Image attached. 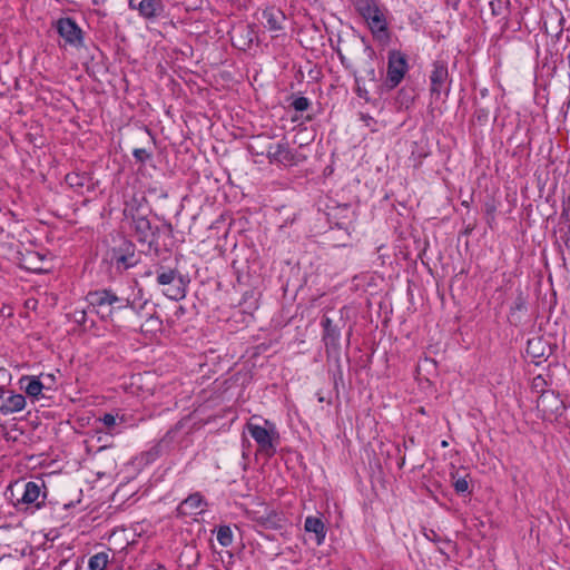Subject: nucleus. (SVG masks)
<instances>
[{
    "mask_svg": "<svg viewBox=\"0 0 570 570\" xmlns=\"http://www.w3.org/2000/svg\"><path fill=\"white\" fill-rule=\"evenodd\" d=\"M26 406V397L22 394H11L8 397L0 400V413L8 415L11 413L20 412Z\"/></svg>",
    "mask_w": 570,
    "mask_h": 570,
    "instance_id": "23",
    "label": "nucleus"
},
{
    "mask_svg": "<svg viewBox=\"0 0 570 570\" xmlns=\"http://www.w3.org/2000/svg\"><path fill=\"white\" fill-rule=\"evenodd\" d=\"M217 541L223 547H229L233 543V531L229 525L222 524L216 530Z\"/></svg>",
    "mask_w": 570,
    "mask_h": 570,
    "instance_id": "32",
    "label": "nucleus"
},
{
    "mask_svg": "<svg viewBox=\"0 0 570 570\" xmlns=\"http://www.w3.org/2000/svg\"><path fill=\"white\" fill-rule=\"evenodd\" d=\"M451 78L449 75L448 62L438 59L432 63L430 73V94L435 100L441 99L442 95L448 97L451 90Z\"/></svg>",
    "mask_w": 570,
    "mask_h": 570,
    "instance_id": "9",
    "label": "nucleus"
},
{
    "mask_svg": "<svg viewBox=\"0 0 570 570\" xmlns=\"http://www.w3.org/2000/svg\"><path fill=\"white\" fill-rule=\"evenodd\" d=\"M313 118L311 116L306 117V120L311 121Z\"/></svg>",
    "mask_w": 570,
    "mask_h": 570,
    "instance_id": "51",
    "label": "nucleus"
},
{
    "mask_svg": "<svg viewBox=\"0 0 570 570\" xmlns=\"http://www.w3.org/2000/svg\"><path fill=\"white\" fill-rule=\"evenodd\" d=\"M156 282L164 286L163 294L173 299L180 301L186 296V282L184 276L176 269L165 266L156 268Z\"/></svg>",
    "mask_w": 570,
    "mask_h": 570,
    "instance_id": "4",
    "label": "nucleus"
},
{
    "mask_svg": "<svg viewBox=\"0 0 570 570\" xmlns=\"http://www.w3.org/2000/svg\"><path fill=\"white\" fill-rule=\"evenodd\" d=\"M140 331L150 335L160 333L163 331V320L154 313L140 325Z\"/></svg>",
    "mask_w": 570,
    "mask_h": 570,
    "instance_id": "28",
    "label": "nucleus"
},
{
    "mask_svg": "<svg viewBox=\"0 0 570 570\" xmlns=\"http://www.w3.org/2000/svg\"><path fill=\"white\" fill-rule=\"evenodd\" d=\"M146 570H167L163 564L154 563L146 568Z\"/></svg>",
    "mask_w": 570,
    "mask_h": 570,
    "instance_id": "43",
    "label": "nucleus"
},
{
    "mask_svg": "<svg viewBox=\"0 0 570 570\" xmlns=\"http://www.w3.org/2000/svg\"><path fill=\"white\" fill-rule=\"evenodd\" d=\"M97 421L104 424L105 431L107 433L114 434L120 432L119 430H117V426L122 424L125 422V419L124 416H119L118 414L105 413Z\"/></svg>",
    "mask_w": 570,
    "mask_h": 570,
    "instance_id": "27",
    "label": "nucleus"
},
{
    "mask_svg": "<svg viewBox=\"0 0 570 570\" xmlns=\"http://www.w3.org/2000/svg\"><path fill=\"white\" fill-rule=\"evenodd\" d=\"M45 257V255H41L38 252L27 250L24 254H22L20 264L27 271L41 273L43 272Z\"/></svg>",
    "mask_w": 570,
    "mask_h": 570,
    "instance_id": "24",
    "label": "nucleus"
},
{
    "mask_svg": "<svg viewBox=\"0 0 570 570\" xmlns=\"http://www.w3.org/2000/svg\"><path fill=\"white\" fill-rule=\"evenodd\" d=\"M21 382H27L24 392L32 397H38L43 389L42 382L36 376H26L21 379Z\"/></svg>",
    "mask_w": 570,
    "mask_h": 570,
    "instance_id": "29",
    "label": "nucleus"
},
{
    "mask_svg": "<svg viewBox=\"0 0 570 570\" xmlns=\"http://www.w3.org/2000/svg\"><path fill=\"white\" fill-rule=\"evenodd\" d=\"M491 13L500 17L504 21V26L509 22L511 1L510 0H492L489 3Z\"/></svg>",
    "mask_w": 570,
    "mask_h": 570,
    "instance_id": "26",
    "label": "nucleus"
},
{
    "mask_svg": "<svg viewBox=\"0 0 570 570\" xmlns=\"http://www.w3.org/2000/svg\"><path fill=\"white\" fill-rule=\"evenodd\" d=\"M43 488V480L28 481L24 483L23 493L21 498L18 499V503L26 504V509H40L45 504V499L47 497L46 491H42Z\"/></svg>",
    "mask_w": 570,
    "mask_h": 570,
    "instance_id": "14",
    "label": "nucleus"
},
{
    "mask_svg": "<svg viewBox=\"0 0 570 570\" xmlns=\"http://www.w3.org/2000/svg\"><path fill=\"white\" fill-rule=\"evenodd\" d=\"M490 111L488 108L478 107L474 111V118L479 124H484L489 119Z\"/></svg>",
    "mask_w": 570,
    "mask_h": 570,
    "instance_id": "38",
    "label": "nucleus"
},
{
    "mask_svg": "<svg viewBox=\"0 0 570 570\" xmlns=\"http://www.w3.org/2000/svg\"><path fill=\"white\" fill-rule=\"evenodd\" d=\"M127 210H129L137 240L141 244H147L149 249H154L155 253H158L159 243L156 238L155 227L151 226L145 215L139 213L138 208H129L126 209L125 213H127Z\"/></svg>",
    "mask_w": 570,
    "mask_h": 570,
    "instance_id": "8",
    "label": "nucleus"
},
{
    "mask_svg": "<svg viewBox=\"0 0 570 570\" xmlns=\"http://www.w3.org/2000/svg\"><path fill=\"white\" fill-rule=\"evenodd\" d=\"M11 374L8 370L0 367V392H4L6 386L10 383Z\"/></svg>",
    "mask_w": 570,
    "mask_h": 570,
    "instance_id": "40",
    "label": "nucleus"
},
{
    "mask_svg": "<svg viewBox=\"0 0 570 570\" xmlns=\"http://www.w3.org/2000/svg\"><path fill=\"white\" fill-rule=\"evenodd\" d=\"M466 476H460L456 478L455 475H452L453 478V488L458 494H469V482L466 480Z\"/></svg>",
    "mask_w": 570,
    "mask_h": 570,
    "instance_id": "35",
    "label": "nucleus"
},
{
    "mask_svg": "<svg viewBox=\"0 0 570 570\" xmlns=\"http://www.w3.org/2000/svg\"><path fill=\"white\" fill-rule=\"evenodd\" d=\"M355 9L365 20L371 33L380 45L391 42V31L387 19L377 0H355Z\"/></svg>",
    "mask_w": 570,
    "mask_h": 570,
    "instance_id": "3",
    "label": "nucleus"
},
{
    "mask_svg": "<svg viewBox=\"0 0 570 570\" xmlns=\"http://www.w3.org/2000/svg\"><path fill=\"white\" fill-rule=\"evenodd\" d=\"M527 352L533 358L542 357L544 355V343L540 338L529 340Z\"/></svg>",
    "mask_w": 570,
    "mask_h": 570,
    "instance_id": "33",
    "label": "nucleus"
},
{
    "mask_svg": "<svg viewBox=\"0 0 570 570\" xmlns=\"http://www.w3.org/2000/svg\"><path fill=\"white\" fill-rule=\"evenodd\" d=\"M132 156L137 163L145 164L151 159L153 154L145 148H135L132 150Z\"/></svg>",
    "mask_w": 570,
    "mask_h": 570,
    "instance_id": "37",
    "label": "nucleus"
},
{
    "mask_svg": "<svg viewBox=\"0 0 570 570\" xmlns=\"http://www.w3.org/2000/svg\"><path fill=\"white\" fill-rule=\"evenodd\" d=\"M304 529L307 533H314L316 546L324 543L326 537V528L321 518L307 517L304 522Z\"/></svg>",
    "mask_w": 570,
    "mask_h": 570,
    "instance_id": "22",
    "label": "nucleus"
},
{
    "mask_svg": "<svg viewBox=\"0 0 570 570\" xmlns=\"http://www.w3.org/2000/svg\"><path fill=\"white\" fill-rule=\"evenodd\" d=\"M65 181L70 188H72L76 193H79V194H83L85 189L87 191L95 190V184L92 181V176H91V174L86 173V171L69 173L66 175Z\"/></svg>",
    "mask_w": 570,
    "mask_h": 570,
    "instance_id": "18",
    "label": "nucleus"
},
{
    "mask_svg": "<svg viewBox=\"0 0 570 570\" xmlns=\"http://www.w3.org/2000/svg\"><path fill=\"white\" fill-rule=\"evenodd\" d=\"M256 39L257 32L255 24H240L236 27L232 33L233 46L244 51L249 49Z\"/></svg>",
    "mask_w": 570,
    "mask_h": 570,
    "instance_id": "17",
    "label": "nucleus"
},
{
    "mask_svg": "<svg viewBox=\"0 0 570 570\" xmlns=\"http://www.w3.org/2000/svg\"><path fill=\"white\" fill-rule=\"evenodd\" d=\"M448 445V442L446 441H443L442 442V446H446Z\"/></svg>",
    "mask_w": 570,
    "mask_h": 570,
    "instance_id": "50",
    "label": "nucleus"
},
{
    "mask_svg": "<svg viewBox=\"0 0 570 570\" xmlns=\"http://www.w3.org/2000/svg\"><path fill=\"white\" fill-rule=\"evenodd\" d=\"M563 22H564V18L562 17V18L560 19V24H563Z\"/></svg>",
    "mask_w": 570,
    "mask_h": 570,
    "instance_id": "49",
    "label": "nucleus"
},
{
    "mask_svg": "<svg viewBox=\"0 0 570 570\" xmlns=\"http://www.w3.org/2000/svg\"><path fill=\"white\" fill-rule=\"evenodd\" d=\"M424 535L430 541H433V542L441 541L440 535L434 530H432V529H430L429 531H425Z\"/></svg>",
    "mask_w": 570,
    "mask_h": 570,
    "instance_id": "42",
    "label": "nucleus"
},
{
    "mask_svg": "<svg viewBox=\"0 0 570 570\" xmlns=\"http://www.w3.org/2000/svg\"><path fill=\"white\" fill-rule=\"evenodd\" d=\"M87 312L85 309H76L73 312V321L80 325L86 323Z\"/></svg>",
    "mask_w": 570,
    "mask_h": 570,
    "instance_id": "41",
    "label": "nucleus"
},
{
    "mask_svg": "<svg viewBox=\"0 0 570 570\" xmlns=\"http://www.w3.org/2000/svg\"><path fill=\"white\" fill-rule=\"evenodd\" d=\"M353 215H354V213L351 210V206L347 204H344V205H340L336 208H334L333 212L328 214V217H330V219L337 218L338 216L344 218L345 220L337 222L335 225L338 229H343L346 234H348V224H350Z\"/></svg>",
    "mask_w": 570,
    "mask_h": 570,
    "instance_id": "25",
    "label": "nucleus"
},
{
    "mask_svg": "<svg viewBox=\"0 0 570 570\" xmlns=\"http://www.w3.org/2000/svg\"><path fill=\"white\" fill-rule=\"evenodd\" d=\"M548 385V382L546 379L539 374L532 379L531 382V390L534 393H538L539 395H542L543 393H550V390H546Z\"/></svg>",
    "mask_w": 570,
    "mask_h": 570,
    "instance_id": "34",
    "label": "nucleus"
},
{
    "mask_svg": "<svg viewBox=\"0 0 570 570\" xmlns=\"http://www.w3.org/2000/svg\"><path fill=\"white\" fill-rule=\"evenodd\" d=\"M108 255L111 265L119 272L127 271L138 263L135 245L128 240H124L119 246L111 248Z\"/></svg>",
    "mask_w": 570,
    "mask_h": 570,
    "instance_id": "10",
    "label": "nucleus"
},
{
    "mask_svg": "<svg viewBox=\"0 0 570 570\" xmlns=\"http://www.w3.org/2000/svg\"><path fill=\"white\" fill-rule=\"evenodd\" d=\"M446 4L452 7L454 10H458L460 0H446Z\"/></svg>",
    "mask_w": 570,
    "mask_h": 570,
    "instance_id": "44",
    "label": "nucleus"
},
{
    "mask_svg": "<svg viewBox=\"0 0 570 570\" xmlns=\"http://www.w3.org/2000/svg\"><path fill=\"white\" fill-rule=\"evenodd\" d=\"M200 554L193 547H186L180 553L179 560L181 564L186 562V567L191 569L199 561Z\"/></svg>",
    "mask_w": 570,
    "mask_h": 570,
    "instance_id": "30",
    "label": "nucleus"
},
{
    "mask_svg": "<svg viewBox=\"0 0 570 570\" xmlns=\"http://www.w3.org/2000/svg\"><path fill=\"white\" fill-rule=\"evenodd\" d=\"M129 8L132 9V10H137V3L135 2V0H129Z\"/></svg>",
    "mask_w": 570,
    "mask_h": 570,
    "instance_id": "46",
    "label": "nucleus"
},
{
    "mask_svg": "<svg viewBox=\"0 0 570 570\" xmlns=\"http://www.w3.org/2000/svg\"><path fill=\"white\" fill-rule=\"evenodd\" d=\"M487 92H488V90H487V89L481 90V95H482V96H485V95H487Z\"/></svg>",
    "mask_w": 570,
    "mask_h": 570,
    "instance_id": "47",
    "label": "nucleus"
},
{
    "mask_svg": "<svg viewBox=\"0 0 570 570\" xmlns=\"http://www.w3.org/2000/svg\"><path fill=\"white\" fill-rule=\"evenodd\" d=\"M311 101L306 97H295L291 102V107H293L296 111H305L309 108Z\"/></svg>",
    "mask_w": 570,
    "mask_h": 570,
    "instance_id": "36",
    "label": "nucleus"
},
{
    "mask_svg": "<svg viewBox=\"0 0 570 570\" xmlns=\"http://www.w3.org/2000/svg\"><path fill=\"white\" fill-rule=\"evenodd\" d=\"M4 392H0V400H3Z\"/></svg>",
    "mask_w": 570,
    "mask_h": 570,
    "instance_id": "48",
    "label": "nucleus"
},
{
    "mask_svg": "<svg viewBox=\"0 0 570 570\" xmlns=\"http://www.w3.org/2000/svg\"><path fill=\"white\" fill-rule=\"evenodd\" d=\"M86 301L90 311L101 321L114 322L120 312L134 309V302L129 297L118 296L111 288L89 291Z\"/></svg>",
    "mask_w": 570,
    "mask_h": 570,
    "instance_id": "2",
    "label": "nucleus"
},
{
    "mask_svg": "<svg viewBox=\"0 0 570 570\" xmlns=\"http://www.w3.org/2000/svg\"><path fill=\"white\" fill-rule=\"evenodd\" d=\"M409 71L406 55L400 50H390L387 53V70L384 86L387 90L395 89Z\"/></svg>",
    "mask_w": 570,
    "mask_h": 570,
    "instance_id": "7",
    "label": "nucleus"
},
{
    "mask_svg": "<svg viewBox=\"0 0 570 570\" xmlns=\"http://www.w3.org/2000/svg\"><path fill=\"white\" fill-rule=\"evenodd\" d=\"M350 46H354L356 48L361 47L366 58L364 60L361 73H358V71L354 68L353 62L343 53L341 48L336 49L337 57L342 66L353 75L355 80V94L357 97L364 99L365 101H370L371 97L370 91L366 88V81L372 83L374 87H379L380 80L383 77V68L376 69V52L364 37L354 39V43H350Z\"/></svg>",
    "mask_w": 570,
    "mask_h": 570,
    "instance_id": "1",
    "label": "nucleus"
},
{
    "mask_svg": "<svg viewBox=\"0 0 570 570\" xmlns=\"http://www.w3.org/2000/svg\"><path fill=\"white\" fill-rule=\"evenodd\" d=\"M246 513L249 520L265 530H282L287 522L283 512L268 507L265 508L263 513L259 511H247Z\"/></svg>",
    "mask_w": 570,
    "mask_h": 570,
    "instance_id": "12",
    "label": "nucleus"
},
{
    "mask_svg": "<svg viewBox=\"0 0 570 570\" xmlns=\"http://www.w3.org/2000/svg\"><path fill=\"white\" fill-rule=\"evenodd\" d=\"M321 325L323 327V342L328 355H338L341 351V326L334 324L333 321L323 316Z\"/></svg>",
    "mask_w": 570,
    "mask_h": 570,
    "instance_id": "15",
    "label": "nucleus"
},
{
    "mask_svg": "<svg viewBox=\"0 0 570 570\" xmlns=\"http://www.w3.org/2000/svg\"><path fill=\"white\" fill-rule=\"evenodd\" d=\"M524 306L523 299L520 297L518 298V302L515 303V308L521 309Z\"/></svg>",
    "mask_w": 570,
    "mask_h": 570,
    "instance_id": "45",
    "label": "nucleus"
},
{
    "mask_svg": "<svg viewBox=\"0 0 570 570\" xmlns=\"http://www.w3.org/2000/svg\"><path fill=\"white\" fill-rule=\"evenodd\" d=\"M203 505H207L205 498L199 492L191 493L178 504L175 515L178 519L197 515L203 512Z\"/></svg>",
    "mask_w": 570,
    "mask_h": 570,
    "instance_id": "16",
    "label": "nucleus"
},
{
    "mask_svg": "<svg viewBox=\"0 0 570 570\" xmlns=\"http://www.w3.org/2000/svg\"><path fill=\"white\" fill-rule=\"evenodd\" d=\"M186 420L178 421L173 428H170L164 438L153 445L148 451L142 453V458L147 463L154 462L160 458L164 453L168 452L171 443L175 441L177 433L184 428Z\"/></svg>",
    "mask_w": 570,
    "mask_h": 570,
    "instance_id": "13",
    "label": "nucleus"
},
{
    "mask_svg": "<svg viewBox=\"0 0 570 570\" xmlns=\"http://www.w3.org/2000/svg\"><path fill=\"white\" fill-rule=\"evenodd\" d=\"M542 407L543 413L550 415H560L566 409L563 401L560 400L559 394L554 391L543 393L538 397V407Z\"/></svg>",
    "mask_w": 570,
    "mask_h": 570,
    "instance_id": "19",
    "label": "nucleus"
},
{
    "mask_svg": "<svg viewBox=\"0 0 570 570\" xmlns=\"http://www.w3.org/2000/svg\"><path fill=\"white\" fill-rule=\"evenodd\" d=\"M155 230H156V238L158 237V235L160 233H165L168 237L174 236V227L168 222H165L161 226H156Z\"/></svg>",
    "mask_w": 570,
    "mask_h": 570,
    "instance_id": "39",
    "label": "nucleus"
},
{
    "mask_svg": "<svg viewBox=\"0 0 570 570\" xmlns=\"http://www.w3.org/2000/svg\"><path fill=\"white\" fill-rule=\"evenodd\" d=\"M266 426L249 421L246 424V430L249 435L257 443L258 450L268 458H272L276 453V442L279 439V434L273 423L265 421Z\"/></svg>",
    "mask_w": 570,
    "mask_h": 570,
    "instance_id": "5",
    "label": "nucleus"
},
{
    "mask_svg": "<svg viewBox=\"0 0 570 570\" xmlns=\"http://www.w3.org/2000/svg\"><path fill=\"white\" fill-rule=\"evenodd\" d=\"M108 553L107 552H98L90 557L88 561V567L90 570H105L108 564Z\"/></svg>",
    "mask_w": 570,
    "mask_h": 570,
    "instance_id": "31",
    "label": "nucleus"
},
{
    "mask_svg": "<svg viewBox=\"0 0 570 570\" xmlns=\"http://www.w3.org/2000/svg\"><path fill=\"white\" fill-rule=\"evenodd\" d=\"M56 30L65 42L73 48H81L85 46V33L77 24L75 19L70 17H62L56 21Z\"/></svg>",
    "mask_w": 570,
    "mask_h": 570,
    "instance_id": "11",
    "label": "nucleus"
},
{
    "mask_svg": "<svg viewBox=\"0 0 570 570\" xmlns=\"http://www.w3.org/2000/svg\"><path fill=\"white\" fill-rule=\"evenodd\" d=\"M269 164L293 167L304 163L307 157L297 149H292L284 138L275 145H269L266 151Z\"/></svg>",
    "mask_w": 570,
    "mask_h": 570,
    "instance_id": "6",
    "label": "nucleus"
},
{
    "mask_svg": "<svg viewBox=\"0 0 570 570\" xmlns=\"http://www.w3.org/2000/svg\"><path fill=\"white\" fill-rule=\"evenodd\" d=\"M262 17L265 20V28L269 31H281L284 29L286 17L279 8L267 7L263 10Z\"/></svg>",
    "mask_w": 570,
    "mask_h": 570,
    "instance_id": "20",
    "label": "nucleus"
},
{
    "mask_svg": "<svg viewBox=\"0 0 570 570\" xmlns=\"http://www.w3.org/2000/svg\"><path fill=\"white\" fill-rule=\"evenodd\" d=\"M404 462H405V459L403 458L400 466H402L404 464Z\"/></svg>",
    "mask_w": 570,
    "mask_h": 570,
    "instance_id": "52",
    "label": "nucleus"
},
{
    "mask_svg": "<svg viewBox=\"0 0 570 570\" xmlns=\"http://www.w3.org/2000/svg\"><path fill=\"white\" fill-rule=\"evenodd\" d=\"M165 6L161 0H140L137 3L139 16L147 20H155L163 14Z\"/></svg>",
    "mask_w": 570,
    "mask_h": 570,
    "instance_id": "21",
    "label": "nucleus"
}]
</instances>
